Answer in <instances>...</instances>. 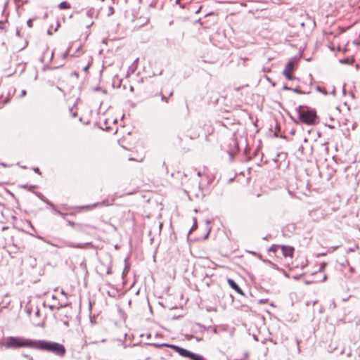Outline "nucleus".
Segmentation results:
<instances>
[{"instance_id": "nucleus-9", "label": "nucleus", "mask_w": 360, "mask_h": 360, "mask_svg": "<svg viewBox=\"0 0 360 360\" xmlns=\"http://www.w3.org/2000/svg\"><path fill=\"white\" fill-rule=\"evenodd\" d=\"M58 7L60 9H66L70 8V4L66 1H63L58 5Z\"/></svg>"}, {"instance_id": "nucleus-6", "label": "nucleus", "mask_w": 360, "mask_h": 360, "mask_svg": "<svg viewBox=\"0 0 360 360\" xmlns=\"http://www.w3.org/2000/svg\"><path fill=\"white\" fill-rule=\"evenodd\" d=\"M68 305V303L67 302H63L62 301L61 302H58V305H56V304H50V305H48V307L51 309V310H53L55 309H60V308H63V307H65ZM44 307H47L46 304L44 302Z\"/></svg>"}, {"instance_id": "nucleus-15", "label": "nucleus", "mask_w": 360, "mask_h": 360, "mask_svg": "<svg viewBox=\"0 0 360 360\" xmlns=\"http://www.w3.org/2000/svg\"><path fill=\"white\" fill-rule=\"evenodd\" d=\"M326 265H327V264L325 263V262L321 263V265H320L319 271H323L325 269Z\"/></svg>"}, {"instance_id": "nucleus-17", "label": "nucleus", "mask_w": 360, "mask_h": 360, "mask_svg": "<svg viewBox=\"0 0 360 360\" xmlns=\"http://www.w3.org/2000/svg\"><path fill=\"white\" fill-rule=\"evenodd\" d=\"M196 228H197V221L194 218V223H193V225L192 228L190 230V232H191L193 230L195 229Z\"/></svg>"}, {"instance_id": "nucleus-34", "label": "nucleus", "mask_w": 360, "mask_h": 360, "mask_svg": "<svg viewBox=\"0 0 360 360\" xmlns=\"http://www.w3.org/2000/svg\"><path fill=\"white\" fill-rule=\"evenodd\" d=\"M102 1H104L105 0H101Z\"/></svg>"}, {"instance_id": "nucleus-22", "label": "nucleus", "mask_w": 360, "mask_h": 360, "mask_svg": "<svg viewBox=\"0 0 360 360\" xmlns=\"http://www.w3.org/2000/svg\"><path fill=\"white\" fill-rule=\"evenodd\" d=\"M25 358H27L29 360H33V358L27 354L24 355Z\"/></svg>"}, {"instance_id": "nucleus-20", "label": "nucleus", "mask_w": 360, "mask_h": 360, "mask_svg": "<svg viewBox=\"0 0 360 360\" xmlns=\"http://www.w3.org/2000/svg\"><path fill=\"white\" fill-rule=\"evenodd\" d=\"M33 170H34L36 173H38V174H41L40 170H39V169L38 167H34V168H33Z\"/></svg>"}, {"instance_id": "nucleus-27", "label": "nucleus", "mask_w": 360, "mask_h": 360, "mask_svg": "<svg viewBox=\"0 0 360 360\" xmlns=\"http://www.w3.org/2000/svg\"><path fill=\"white\" fill-rule=\"evenodd\" d=\"M318 90H319V91L323 92V93L324 92V90H321L320 87H318Z\"/></svg>"}, {"instance_id": "nucleus-19", "label": "nucleus", "mask_w": 360, "mask_h": 360, "mask_svg": "<svg viewBox=\"0 0 360 360\" xmlns=\"http://www.w3.org/2000/svg\"><path fill=\"white\" fill-rule=\"evenodd\" d=\"M60 294L64 297L65 300H68V295L63 290H61Z\"/></svg>"}, {"instance_id": "nucleus-14", "label": "nucleus", "mask_w": 360, "mask_h": 360, "mask_svg": "<svg viewBox=\"0 0 360 360\" xmlns=\"http://www.w3.org/2000/svg\"><path fill=\"white\" fill-rule=\"evenodd\" d=\"M291 91L300 94H304V92H302L298 87L294 89L292 88Z\"/></svg>"}, {"instance_id": "nucleus-4", "label": "nucleus", "mask_w": 360, "mask_h": 360, "mask_svg": "<svg viewBox=\"0 0 360 360\" xmlns=\"http://www.w3.org/2000/svg\"><path fill=\"white\" fill-rule=\"evenodd\" d=\"M294 70L295 69H284L283 71V75L285 77L290 81L296 79V77L294 76Z\"/></svg>"}, {"instance_id": "nucleus-30", "label": "nucleus", "mask_w": 360, "mask_h": 360, "mask_svg": "<svg viewBox=\"0 0 360 360\" xmlns=\"http://www.w3.org/2000/svg\"><path fill=\"white\" fill-rule=\"evenodd\" d=\"M198 175L199 176H201V172H198Z\"/></svg>"}, {"instance_id": "nucleus-25", "label": "nucleus", "mask_w": 360, "mask_h": 360, "mask_svg": "<svg viewBox=\"0 0 360 360\" xmlns=\"http://www.w3.org/2000/svg\"><path fill=\"white\" fill-rule=\"evenodd\" d=\"M68 224H69L70 226H75V222H73V221H68Z\"/></svg>"}, {"instance_id": "nucleus-31", "label": "nucleus", "mask_w": 360, "mask_h": 360, "mask_svg": "<svg viewBox=\"0 0 360 360\" xmlns=\"http://www.w3.org/2000/svg\"><path fill=\"white\" fill-rule=\"evenodd\" d=\"M180 0H176V4H179Z\"/></svg>"}, {"instance_id": "nucleus-7", "label": "nucleus", "mask_w": 360, "mask_h": 360, "mask_svg": "<svg viewBox=\"0 0 360 360\" xmlns=\"http://www.w3.org/2000/svg\"><path fill=\"white\" fill-rule=\"evenodd\" d=\"M98 205H108V204L107 203L106 201L103 200L101 202H96V203H94V204H92V205H89L83 206L82 208L90 209L91 210V209H93V208L96 207Z\"/></svg>"}, {"instance_id": "nucleus-18", "label": "nucleus", "mask_w": 360, "mask_h": 360, "mask_svg": "<svg viewBox=\"0 0 360 360\" xmlns=\"http://www.w3.org/2000/svg\"><path fill=\"white\" fill-rule=\"evenodd\" d=\"M160 95H161V100L162 101H165L166 103H168V100H167V98L165 97V96L162 95V94L160 93Z\"/></svg>"}, {"instance_id": "nucleus-13", "label": "nucleus", "mask_w": 360, "mask_h": 360, "mask_svg": "<svg viewBox=\"0 0 360 360\" xmlns=\"http://www.w3.org/2000/svg\"><path fill=\"white\" fill-rule=\"evenodd\" d=\"M94 13L95 12L94 9H89L86 11V16L91 18L94 15Z\"/></svg>"}, {"instance_id": "nucleus-32", "label": "nucleus", "mask_w": 360, "mask_h": 360, "mask_svg": "<svg viewBox=\"0 0 360 360\" xmlns=\"http://www.w3.org/2000/svg\"><path fill=\"white\" fill-rule=\"evenodd\" d=\"M88 70H89V69H87V68L84 69V71H86V72Z\"/></svg>"}, {"instance_id": "nucleus-23", "label": "nucleus", "mask_w": 360, "mask_h": 360, "mask_svg": "<svg viewBox=\"0 0 360 360\" xmlns=\"http://www.w3.org/2000/svg\"><path fill=\"white\" fill-rule=\"evenodd\" d=\"M283 89H285V90H291V89H292V88L288 87V86H286V85H284V86H283Z\"/></svg>"}, {"instance_id": "nucleus-11", "label": "nucleus", "mask_w": 360, "mask_h": 360, "mask_svg": "<svg viewBox=\"0 0 360 360\" xmlns=\"http://www.w3.org/2000/svg\"><path fill=\"white\" fill-rule=\"evenodd\" d=\"M353 61L352 58H347L344 60H340V63L351 65Z\"/></svg>"}, {"instance_id": "nucleus-16", "label": "nucleus", "mask_w": 360, "mask_h": 360, "mask_svg": "<svg viewBox=\"0 0 360 360\" xmlns=\"http://www.w3.org/2000/svg\"><path fill=\"white\" fill-rule=\"evenodd\" d=\"M68 245L69 247L74 248H82V245H73L72 243H69Z\"/></svg>"}, {"instance_id": "nucleus-3", "label": "nucleus", "mask_w": 360, "mask_h": 360, "mask_svg": "<svg viewBox=\"0 0 360 360\" xmlns=\"http://www.w3.org/2000/svg\"><path fill=\"white\" fill-rule=\"evenodd\" d=\"M280 250L282 252V255L285 257H292L294 252V248L291 246L288 245H281Z\"/></svg>"}, {"instance_id": "nucleus-21", "label": "nucleus", "mask_w": 360, "mask_h": 360, "mask_svg": "<svg viewBox=\"0 0 360 360\" xmlns=\"http://www.w3.org/2000/svg\"><path fill=\"white\" fill-rule=\"evenodd\" d=\"M26 91L25 90H22V92H21V97H23L26 95Z\"/></svg>"}, {"instance_id": "nucleus-24", "label": "nucleus", "mask_w": 360, "mask_h": 360, "mask_svg": "<svg viewBox=\"0 0 360 360\" xmlns=\"http://www.w3.org/2000/svg\"><path fill=\"white\" fill-rule=\"evenodd\" d=\"M27 25H28L29 27H32V20H29L27 21Z\"/></svg>"}, {"instance_id": "nucleus-10", "label": "nucleus", "mask_w": 360, "mask_h": 360, "mask_svg": "<svg viewBox=\"0 0 360 360\" xmlns=\"http://www.w3.org/2000/svg\"><path fill=\"white\" fill-rule=\"evenodd\" d=\"M281 245H273L269 250V252H276L280 250Z\"/></svg>"}, {"instance_id": "nucleus-33", "label": "nucleus", "mask_w": 360, "mask_h": 360, "mask_svg": "<svg viewBox=\"0 0 360 360\" xmlns=\"http://www.w3.org/2000/svg\"><path fill=\"white\" fill-rule=\"evenodd\" d=\"M3 230H6V227H3L2 229Z\"/></svg>"}, {"instance_id": "nucleus-5", "label": "nucleus", "mask_w": 360, "mask_h": 360, "mask_svg": "<svg viewBox=\"0 0 360 360\" xmlns=\"http://www.w3.org/2000/svg\"><path fill=\"white\" fill-rule=\"evenodd\" d=\"M227 282L229 285V286L235 290L238 293L243 295V290L240 289V288L238 286V285L231 278H229L227 280Z\"/></svg>"}, {"instance_id": "nucleus-2", "label": "nucleus", "mask_w": 360, "mask_h": 360, "mask_svg": "<svg viewBox=\"0 0 360 360\" xmlns=\"http://www.w3.org/2000/svg\"><path fill=\"white\" fill-rule=\"evenodd\" d=\"M295 110L300 122L309 125L315 124L317 117L316 111L305 108L302 105L298 106Z\"/></svg>"}, {"instance_id": "nucleus-29", "label": "nucleus", "mask_w": 360, "mask_h": 360, "mask_svg": "<svg viewBox=\"0 0 360 360\" xmlns=\"http://www.w3.org/2000/svg\"><path fill=\"white\" fill-rule=\"evenodd\" d=\"M52 299H53V300L56 299V295H52Z\"/></svg>"}, {"instance_id": "nucleus-12", "label": "nucleus", "mask_w": 360, "mask_h": 360, "mask_svg": "<svg viewBox=\"0 0 360 360\" xmlns=\"http://www.w3.org/2000/svg\"><path fill=\"white\" fill-rule=\"evenodd\" d=\"M37 196H39L43 201H44L47 204L50 205L52 207H54V205L52 203H51L47 199L44 198V196L42 195L41 193H38Z\"/></svg>"}, {"instance_id": "nucleus-8", "label": "nucleus", "mask_w": 360, "mask_h": 360, "mask_svg": "<svg viewBox=\"0 0 360 360\" xmlns=\"http://www.w3.org/2000/svg\"><path fill=\"white\" fill-rule=\"evenodd\" d=\"M296 60L297 58H292L290 59L285 65V68H294V66L296 65Z\"/></svg>"}, {"instance_id": "nucleus-1", "label": "nucleus", "mask_w": 360, "mask_h": 360, "mask_svg": "<svg viewBox=\"0 0 360 360\" xmlns=\"http://www.w3.org/2000/svg\"><path fill=\"white\" fill-rule=\"evenodd\" d=\"M4 345L8 349H18L22 347L32 348L53 352L57 356H63L66 349L65 347L58 342L44 340H36L20 336L8 337Z\"/></svg>"}, {"instance_id": "nucleus-28", "label": "nucleus", "mask_w": 360, "mask_h": 360, "mask_svg": "<svg viewBox=\"0 0 360 360\" xmlns=\"http://www.w3.org/2000/svg\"><path fill=\"white\" fill-rule=\"evenodd\" d=\"M326 279H327V276H326V275H325V276H323V281H326Z\"/></svg>"}, {"instance_id": "nucleus-26", "label": "nucleus", "mask_w": 360, "mask_h": 360, "mask_svg": "<svg viewBox=\"0 0 360 360\" xmlns=\"http://www.w3.org/2000/svg\"><path fill=\"white\" fill-rule=\"evenodd\" d=\"M56 212L57 213H58L59 214H60V215H64V214H63V213H62V212H60V211H58V210H56Z\"/></svg>"}]
</instances>
